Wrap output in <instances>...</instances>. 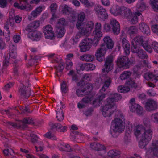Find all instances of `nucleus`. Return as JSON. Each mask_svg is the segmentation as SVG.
<instances>
[{
  "instance_id": "58",
  "label": "nucleus",
  "mask_w": 158,
  "mask_h": 158,
  "mask_svg": "<svg viewBox=\"0 0 158 158\" xmlns=\"http://www.w3.org/2000/svg\"><path fill=\"white\" fill-rule=\"evenodd\" d=\"M152 46L154 51L158 53V43L153 42L152 44Z\"/></svg>"
},
{
  "instance_id": "31",
  "label": "nucleus",
  "mask_w": 158,
  "mask_h": 158,
  "mask_svg": "<svg viewBox=\"0 0 158 158\" xmlns=\"http://www.w3.org/2000/svg\"><path fill=\"white\" fill-rule=\"evenodd\" d=\"M28 36L31 39L36 41L39 40L42 37V34L40 31H34L32 33H29Z\"/></svg>"
},
{
  "instance_id": "57",
  "label": "nucleus",
  "mask_w": 158,
  "mask_h": 158,
  "mask_svg": "<svg viewBox=\"0 0 158 158\" xmlns=\"http://www.w3.org/2000/svg\"><path fill=\"white\" fill-rule=\"evenodd\" d=\"M76 19V14L75 12L73 11V12L71 14L70 20L71 22L73 23L75 21Z\"/></svg>"
},
{
  "instance_id": "2",
  "label": "nucleus",
  "mask_w": 158,
  "mask_h": 158,
  "mask_svg": "<svg viewBox=\"0 0 158 158\" xmlns=\"http://www.w3.org/2000/svg\"><path fill=\"white\" fill-rule=\"evenodd\" d=\"M131 50L132 53H136L137 56L142 59H147L148 57L145 52L140 48L143 47L148 52L151 53L152 50L147 40L143 36H138L134 37L131 42Z\"/></svg>"
},
{
  "instance_id": "24",
  "label": "nucleus",
  "mask_w": 158,
  "mask_h": 158,
  "mask_svg": "<svg viewBox=\"0 0 158 158\" xmlns=\"http://www.w3.org/2000/svg\"><path fill=\"white\" fill-rule=\"evenodd\" d=\"M150 152L151 155L158 157V140H155L152 141L150 149L148 152Z\"/></svg>"
},
{
  "instance_id": "30",
  "label": "nucleus",
  "mask_w": 158,
  "mask_h": 158,
  "mask_svg": "<svg viewBox=\"0 0 158 158\" xmlns=\"http://www.w3.org/2000/svg\"><path fill=\"white\" fill-rule=\"evenodd\" d=\"M140 30L143 33L147 35L150 34V30L148 26L144 23H141L139 25Z\"/></svg>"
},
{
  "instance_id": "19",
  "label": "nucleus",
  "mask_w": 158,
  "mask_h": 158,
  "mask_svg": "<svg viewBox=\"0 0 158 158\" xmlns=\"http://www.w3.org/2000/svg\"><path fill=\"white\" fill-rule=\"evenodd\" d=\"M158 106L157 101L152 99H148L145 103L144 107L146 110L151 111L157 109Z\"/></svg>"
},
{
  "instance_id": "64",
  "label": "nucleus",
  "mask_w": 158,
  "mask_h": 158,
  "mask_svg": "<svg viewBox=\"0 0 158 158\" xmlns=\"http://www.w3.org/2000/svg\"><path fill=\"white\" fill-rule=\"evenodd\" d=\"M151 4L154 10L158 12V5L155 2H151Z\"/></svg>"
},
{
  "instance_id": "17",
  "label": "nucleus",
  "mask_w": 158,
  "mask_h": 158,
  "mask_svg": "<svg viewBox=\"0 0 158 158\" xmlns=\"http://www.w3.org/2000/svg\"><path fill=\"white\" fill-rule=\"evenodd\" d=\"M65 108V106L61 102L57 105L56 112V118L59 121H61L64 119V115L63 109Z\"/></svg>"
},
{
  "instance_id": "1",
  "label": "nucleus",
  "mask_w": 158,
  "mask_h": 158,
  "mask_svg": "<svg viewBox=\"0 0 158 158\" xmlns=\"http://www.w3.org/2000/svg\"><path fill=\"white\" fill-rule=\"evenodd\" d=\"M134 134L137 139L139 147L144 148L151 140L152 136V131L149 128L150 125L148 120L144 119L142 124H134Z\"/></svg>"
},
{
  "instance_id": "51",
  "label": "nucleus",
  "mask_w": 158,
  "mask_h": 158,
  "mask_svg": "<svg viewBox=\"0 0 158 158\" xmlns=\"http://www.w3.org/2000/svg\"><path fill=\"white\" fill-rule=\"evenodd\" d=\"M61 146H63V147H62V151H70L71 150V148L69 144L63 143L60 145Z\"/></svg>"
},
{
  "instance_id": "47",
  "label": "nucleus",
  "mask_w": 158,
  "mask_h": 158,
  "mask_svg": "<svg viewBox=\"0 0 158 158\" xmlns=\"http://www.w3.org/2000/svg\"><path fill=\"white\" fill-rule=\"evenodd\" d=\"M86 63L79 64L77 66L76 68L77 71L78 73H79L80 70H86Z\"/></svg>"
},
{
  "instance_id": "13",
  "label": "nucleus",
  "mask_w": 158,
  "mask_h": 158,
  "mask_svg": "<svg viewBox=\"0 0 158 158\" xmlns=\"http://www.w3.org/2000/svg\"><path fill=\"white\" fill-rule=\"evenodd\" d=\"M127 8L124 7H121L117 5H114L111 6L110 11L114 16L121 15L123 17V15L125 13L126 10Z\"/></svg>"
},
{
  "instance_id": "7",
  "label": "nucleus",
  "mask_w": 158,
  "mask_h": 158,
  "mask_svg": "<svg viewBox=\"0 0 158 158\" xmlns=\"http://www.w3.org/2000/svg\"><path fill=\"white\" fill-rule=\"evenodd\" d=\"M140 12H135L132 13L131 9L127 8L123 15V18L126 19L127 21L132 24H136L138 21V16L141 15Z\"/></svg>"
},
{
  "instance_id": "41",
  "label": "nucleus",
  "mask_w": 158,
  "mask_h": 158,
  "mask_svg": "<svg viewBox=\"0 0 158 158\" xmlns=\"http://www.w3.org/2000/svg\"><path fill=\"white\" fill-rule=\"evenodd\" d=\"M57 7V5L54 3L52 4L50 6V10H51V12H53L52 14V17L51 19V21L53 20H55L57 19V17L54 12H55Z\"/></svg>"
},
{
  "instance_id": "16",
  "label": "nucleus",
  "mask_w": 158,
  "mask_h": 158,
  "mask_svg": "<svg viewBox=\"0 0 158 158\" xmlns=\"http://www.w3.org/2000/svg\"><path fill=\"white\" fill-rule=\"evenodd\" d=\"M21 123H15L12 122H9V124L11 127H19L24 128L26 126L27 124H32L34 123L33 121L30 118H26L20 122Z\"/></svg>"
},
{
  "instance_id": "9",
  "label": "nucleus",
  "mask_w": 158,
  "mask_h": 158,
  "mask_svg": "<svg viewBox=\"0 0 158 158\" xmlns=\"http://www.w3.org/2000/svg\"><path fill=\"white\" fill-rule=\"evenodd\" d=\"M135 99L132 98L130 101L129 108L131 111L136 112L138 115L142 116L144 114L143 109L139 105L135 103Z\"/></svg>"
},
{
  "instance_id": "4",
  "label": "nucleus",
  "mask_w": 158,
  "mask_h": 158,
  "mask_svg": "<svg viewBox=\"0 0 158 158\" xmlns=\"http://www.w3.org/2000/svg\"><path fill=\"white\" fill-rule=\"evenodd\" d=\"M113 58L112 56L108 57L106 60L105 64V68L102 69V73L103 75L102 77L101 81H98L99 87L102 82H104V85L100 92L97 94L98 99L99 103L105 97L106 95L102 92L105 91L110 85L111 82L110 78L104 74L108 73V72L111 70L113 67L112 63Z\"/></svg>"
},
{
  "instance_id": "55",
  "label": "nucleus",
  "mask_w": 158,
  "mask_h": 158,
  "mask_svg": "<svg viewBox=\"0 0 158 158\" xmlns=\"http://www.w3.org/2000/svg\"><path fill=\"white\" fill-rule=\"evenodd\" d=\"M4 29L6 30L7 32V34L8 35H7V39H6V41H8L10 40V30L9 29L8 25L7 24H6L4 26Z\"/></svg>"
},
{
  "instance_id": "39",
  "label": "nucleus",
  "mask_w": 158,
  "mask_h": 158,
  "mask_svg": "<svg viewBox=\"0 0 158 158\" xmlns=\"http://www.w3.org/2000/svg\"><path fill=\"white\" fill-rule=\"evenodd\" d=\"M120 154L121 152L119 151L114 150H110L108 153L109 156L114 158H119Z\"/></svg>"
},
{
  "instance_id": "32",
  "label": "nucleus",
  "mask_w": 158,
  "mask_h": 158,
  "mask_svg": "<svg viewBox=\"0 0 158 158\" xmlns=\"http://www.w3.org/2000/svg\"><path fill=\"white\" fill-rule=\"evenodd\" d=\"M44 9V7H42L41 6H39V7H37L31 12V16H29V19L31 20L32 17H36L37 16L40 14Z\"/></svg>"
},
{
  "instance_id": "34",
  "label": "nucleus",
  "mask_w": 158,
  "mask_h": 158,
  "mask_svg": "<svg viewBox=\"0 0 158 158\" xmlns=\"http://www.w3.org/2000/svg\"><path fill=\"white\" fill-rule=\"evenodd\" d=\"M80 60L87 61H92L94 60V56L93 55L90 54H85L79 57Z\"/></svg>"
},
{
  "instance_id": "5",
  "label": "nucleus",
  "mask_w": 158,
  "mask_h": 158,
  "mask_svg": "<svg viewBox=\"0 0 158 158\" xmlns=\"http://www.w3.org/2000/svg\"><path fill=\"white\" fill-rule=\"evenodd\" d=\"M114 98H109L104 102V105L101 107L100 110L103 115L105 117H109L113 114L114 110L115 109V106L114 102L121 98L119 94H114Z\"/></svg>"
},
{
  "instance_id": "21",
  "label": "nucleus",
  "mask_w": 158,
  "mask_h": 158,
  "mask_svg": "<svg viewBox=\"0 0 158 158\" xmlns=\"http://www.w3.org/2000/svg\"><path fill=\"white\" fill-rule=\"evenodd\" d=\"M94 24L92 21H89L83 27H81V30L86 36L89 35L91 32L94 27Z\"/></svg>"
},
{
  "instance_id": "42",
  "label": "nucleus",
  "mask_w": 158,
  "mask_h": 158,
  "mask_svg": "<svg viewBox=\"0 0 158 158\" xmlns=\"http://www.w3.org/2000/svg\"><path fill=\"white\" fill-rule=\"evenodd\" d=\"M43 32L45 38L47 39H49V25L45 26L43 28Z\"/></svg>"
},
{
  "instance_id": "59",
  "label": "nucleus",
  "mask_w": 158,
  "mask_h": 158,
  "mask_svg": "<svg viewBox=\"0 0 158 158\" xmlns=\"http://www.w3.org/2000/svg\"><path fill=\"white\" fill-rule=\"evenodd\" d=\"M7 6V2L6 0H0V7L4 8Z\"/></svg>"
},
{
  "instance_id": "38",
  "label": "nucleus",
  "mask_w": 158,
  "mask_h": 158,
  "mask_svg": "<svg viewBox=\"0 0 158 158\" xmlns=\"http://www.w3.org/2000/svg\"><path fill=\"white\" fill-rule=\"evenodd\" d=\"M137 31L138 29L137 27L135 26H131L128 28L127 33L132 38L137 33Z\"/></svg>"
},
{
  "instance_id": "45",
  "label": "nucleus",
  "mask_w": 158,
  "mask_h": 158,
  "mask_svg": "<svg viewBox=\"0 0 158 158\" xmlns=\"http://www.w3.org/2000/svg\"><path fill=\"white\" fill-rule=\"evenodd\" d=\"M155 75H154L152 73L148 72L145 73L143 76L144 78L147 80L149 81H153L154 80V77Z\"/></svg>"
},
{
  "instance_id": "27",
  "label": "nucleus",
  "mask_w": 158,
  "mask_h": 158,
  "mask_svg": "<svg viewBox=\"0 0 158 158\" xmlns=\"http://www.w3.org/2000/svg\"><path fill=\"white\" fill-rule=\"evenodd\" d=\"M93 34L94 37L93 42V46H96L98 43L99 41L102 36L103 34L101 31H94Z\"/></svg>"
},
{
  "instance_id": "26",
  "label": "nucleus",
  "mask_w": 158,
  "mask_h": 158,
  "mask_svg": "<svg viewBox=\"0 0 158 158\" xmlns=\"http://www.w3.org/2000/svg\"><path fill=\"white\" fill-rule=\"evenodd\" d=\"M120 40L122 42V46L124 49L125 53L126 55H129L130 52V48L128 41L122 36L121 37Z\"/></svg>"
},
{
  "instance_id": "52",
  "label": "nucleus",
  "mask_w": 158,
  "mask_h": 158,
  "mask_svg": "<svg viewBox=\"0 0 158 158\" xmlns=\"http://www.w3.org/2000/svg\"><path fill=\"white\" fill-rule=\"evenodd\" d=\"M64 68V66L62 64H59L58 66L56 67V70L57 71V75L59 76L60 73L62 71Z\"/></svg>"
},
{
  "instance_id": "43",
  "label": "nucleus",
  "mask_w": 158,
  "mask_h": 158,
  "mask_svg": "<svg viewBox=\"0 0 158 158\" xmlns=\"http://www.w3.org/2000/svg\"><path fill=\"white\" fill-rule=\"evenodd\" d=\"M90 147L91 148L96 150H102L103 149L105 148L103 145L95 143H91Z\"/></svg>"
},
{
  "instance_id": "50",
  "label": "nucleus",
  "mask_w": 158,
  "mask_h": 158,
  "mask_svg": "<svg viewBox=\"0 0 158 158\" xmlns=\"http://www.w3.org/2000/svg\"><path fill=\"white\" fill-rule=\"evenodd\" d=\"M86 70H93L95 68V65L91 63H86Z\"/></svg>"
},
{
  "instance_id": "28",
  "label": "nucleus",
  "mask_w": 158,
  "mask_h": 158,
  "mask_svg": "<svg viewBox=\"0 0 158 158\" xmlns=\"http://www.w3.org/2000/svg\"><path fill=\"white\" fill-rule=\"evenodd\" d=\"M40 25V22L39 21H36L29 24L27 26L26 30L29 33L33 32Z\"/></svg>"
},
{
  "instance_id": "22",
  "label": "nucleus",
  "mask_w": 158,
  "mask_h": 158,
  "mask_svg": "<svg viewBox=\"0 0 158 158\" xmlns=\"http://www.w3.org/2000/svg\"><path fill=\"white\" fill-rule=\"evenodd\" d=\"M14 6L21 10L26 9L27 10H30L31 8L29 5L28 0H21L19 4L15 2L14 4Z\"/></svg>"
},
{
  "instance_id": "37",
  "label": "nucleus",
  "mask_w": 158,
  "mask_h": 158,
  "mask_svg": "<svg viewBox=\"0 0 158 158\" xmlns=\"http://www.w3.org/2000/svg\"><path fill=\"white\" fill-rule=\"evenodd\" d=\"M62 12L65 14H70L72 11V9L66 4L61 5L60 7Z\"/></svg>"
},
{
  "instance_id": "15",
  "label": "nucleus",
  "mask_w": 158,
  "mask_h": 158,
  "mask_svg": "<svg viewBox=\"0 0 158 158\" xmlns=\"http://www.w3.org/2000/svg\"><path fill=\"white\" fill-rule=\"evenodd\" d=\"M65 24V19L62 18L59 19L56 25V27L57 28L56 31V35L58 37H62L65 34V30L64 26Z\"/></svg>"
},
{
  "instance_id": "48",
  "label": "nucleus",
  "mask_w": 158,
  "mask_h": 158,
  "mask_svg": "<svg viewBox=\"0 0 158 158\" xmlns=\"http://www.w3.org/2000/svg\"><path fill=\"white\" fill-rule=\"evenodd\" d=\"M152 122L158 123V112L152 114L150 117Z\"/></svg>"
},
{
  "instance_id": "11",
  "label": "nucleus",
  "mask_w": 158,
  "mask_h": 158,
  "mask_svg": "<svg viewBox=\"0 0 158 158\" xmlns=\"http://www.w3.org/2000/svg\"><path fill=\"white\" fill-rule=\"evenodd\" d=\"M137 87V84L134 81L129 79L127 81L124 86H121L118 88V92L121 93H125L129 91L130 88H134L135 89Z\"/></svg>"
},
{
  "instance_id": "54",
  "label": "nucleus",
  "mask_w": 158,
  "mask_h": 158,
  "mask_svg": "<svg viewBox=\"0 0 158 158\" xmlns=\"http://www.w3.org/2000/svg\"><path fill=\"white\" fill-rule=\"evenodd\" d=\"M3 152V154L5 156H9L10 154L12 155V153H14L13 151L11 149H5Z\"/></svg>"
},
{
  "instance_id": "25",
  "label": "nucleus",
  "mask_w": 158,
  "mask_h": 158,
  "mask_svg": "<svg viewBox=\"0 0 158 158\" xmlns=\"http://www.w3.org/2000/svg\"><path fill=\"white\" fill-rule=\"evenodd\" d=\"M85 18V14L84 12H81L77 16V21L76 23V27L78 29H80L81 27L84 25L83 21Z\"/></svg>"
},
{
  "instance_id": "63",
  "label": "nucleus",
  "mask_w": 158,
  "mask_h": 158,
  "mask_svg": "<svg viewBox=\"0 0 158 158\" xmlns=\"http://www.w3.org/2000/svg\"><path fill=\"white\" fill-rule=\"evenodd\" d=\"M110 25L107 23H106L104 25V29L106 32H109L111 30V27Z\"/></svg>"
},
{
  "instance_id": "12",
  "label": "nucleus",
  "mask_w": 158,
  "mask_h": 158,
  "mask_svg": "<svg viewBox=\"0 0 158 158\" xmlns=\"http://www.w3.org/2000/svg\"><path fill=\"white\" fill-rule=\"evenodd\" d=\"M93 45V40L88 38H86L79 44L80 51L85 52L89 51Z\"/></svg>"
},
{
  "instance_id": "23",
  "label": "nucleus",
  "mask_w": 158,
  "mask_h": 158,
  "mask_svg": "<svg viewBox=\"0 0 158 158\" xmlns=\"http://www.w3.org/2000/svg\"><path fill=\"white\" fill-rule=\"evenodd\" d=\"M110 25L111 26L114 33L115 35L118 34L120 31L119 22L115 19H112L110 20Z\"/></svg>"
},
{
  "instance_id": "40",
  "label": "nucleus",
  "mask_w": 158,
  "mask_h": 158,
  "mask_svg": "<svg viewBox=\"0 0 158 158\" xmlns=\"http://www.w3.org/2000/svg\"><path fill=\"white\" fill-rule=\"evenodd\" d=\"M137 12H140L143 11L145 9V4L142 1H139L135 7Z\"/></svg>"
},
{
  "instance_id": "33",
  "label": "nucleus",
  "mask_w": 158,
  "mask_h": 158,
  "mask_svg": "<svg viewBox=\"0 0 158 158\" xmlns=\"http://www.w3.org/2000/svg\"><path fill=\"white\" fill-rule=\"evenodd\" d=\"M80 31L78 32L75 36L73 37L72 38L73 42V45L77 43L79 41L80 38L86 35L83 33V32L81 30V28L80 29H78Z\"/></svg>"
},
{
  "instance_id": "49",
  "label": "nucleus",
  "mask_w": 158,
  "mask_h": 158,
  "mask_svg": "<svg viewBox=\"0 0 158 158\" xmlns=\"http://www.w3.org/2000/svg\"><path fill=\"white\" fill-rule=\"evenodd\" d=\"M30 136L31 137V141L33 143H35L39 141V137L33 133H31Z\"/></svg>"
},
{
  "instance_id": "60",
  "label": "nucleus",
  "mask_w": 158,
  "mask_h": 158,
  "mask_svg": "<svg viewBox=\"0 0 158 158\" xmlns=\"http://www.w3.org/2000/svg\"><path fill=\"white\" fill-rule=\"evenodd\" d=\"M13 40L16 43H18L21 40V37L19 35H15L13 37Z\"/></svg>"
},
{
  "instance_id": "8",
  "label": "nucleus",
  "mask_w": 158,
  "mask_h": 158,
  "mask_svg": "<svg viewBox=\"0 0 158 158\" xmlns=\"http://www.w3.org/2000/svg\"><path fill=\"white\" fill-rule=\"evenodd\" d=\"M30 88L28 81L26 82L21 84L19 89V93L21 98H28L30 95L32 94Z\"/></svg>"
},
{
  "instance_id": "10",
  "label": "nucleus",
  "mask_w": 158,
  "mask_h": 158,
  "mask_svg": "<svg viewBox=\"0 0 158 158\" xmlns=\"http://www.w3.org/2000/svg\"><path fill=\"white\" fill-rule=\"evenodd\" d=\"M134 62V61H130L127 57L122 56H119L116 62L118 66L123 69L128 68Z\"/></svg>"
},
{
  "instance_id": "36",
  "label": "nucleus",
  "mask_w": 158,
  "mask_h": 158,
  "mask_svg": "<svg viewBox=\"0 0 158 158\" xmlns=\"http://www.w3.org/2000/svg\"><path fill=\"white\" fill-rule=\"evenodd\" d=\"M94 97L89 94L88 97H85L83 98L82 100L84 103L85 104H88L89 103H92L93 104H94L96 102V100H94Z\"/></svg>"
},
{
  "instance_id": "61",
  "label": "nucleus",
  "mask_w": 158,
  "mask_h": 158,
  "mask_svg": "<svg viewBox=\"0 0 158 158\" xmlns=\"http://www.w3.org/2000/svg\"><path fill=\"white\" fill-rule=\"evenodd\" d=\"M9 58L7 56L5 57V59L4 60L3 65L5 67H7L9 65Z\"/></svg>"
},
{
  "instance_id": "56",
  "label": "nucleus",
  "mask_w": 158,
  "mask_h": 158,
  "mask_svg": "<svg viewBox=\"0 0 158 158\" xmlns=\"http://www.w3.org/2000/svg\"><path fill=\"white\" fill-rule=\"evenodd\" d=\"M151 29L153 32L158 35V25L156 24L153 25L151 27Z\"/></svg>"
},
{
  "instance_id": "62",
  "label": "nucleus",
  "mask_w": 158,
  "mask_h": 158,
  "mask_svg": "<svg viewBox=\"0 0 158 158\" xmlns=\"http://www.w3.org/2000/svg\"><path fill=\"white\" fill-rule=\"evenodd\" d=\"M102 26L101 23H97L95 25V27L94 31H101Z\"/></svg>"
},
{
  "instance_id": "20",
  "label": "nucleus",
  "mask_w": 158,
  "mask_h": 158,
  "mask_svg": "<svg viewBox=\"0 0 158 158\" xmlns=\"http://www.w3.org/2000/svg\"><path fill=\"white\" fill-rule=\"evenodd\" d=\"M67 127L62 126L60 123H56L50 125V132H55L56 131L60 132H65L67 130Z\"/></svg>"
},
{
  "instance_id": "14",
  "label": "nucleus",
  "mask_w": 158,
  "mask_h": 158,
  "mask_svg": "<svg viewBox=\"0 0 158 158\" xmlns=\"http://www.w3.org/2000/svg\"><path fill=\"white\" fill-rule=\"evenodd\" d=\"M94 10L95 14L99 18L103 20L107 19L108 15L106 10L100 5L96 6Z\"/></svg>"
},
{
  "instance_id": "18",
  "label": "nucleus",
  "mask_w": 158,
  "mask_h": 158,
  "mask_svg": "<svg viewBox=\"0 0 158 158\" xmlns=\"http://www.w3.org/2000/svg\"><path fill=\"white\" fill-rule=\"evenodd\" d=\"M106 49L105 45H102L100 47L97 49L96 53L95 56L98 61L102 62L105 58Z\"/></svg>"
},
{
  "instance_id": "6",
  "label": "nucleus",
  "mask_w": 158,
  "mask_h": 158,
  "mask_svg": "<svg viewBox=\"0 0 158 158\" xmlns=\"http://www.w3.org/2000/svg\"><path fill=\"white\" fill-rule=\"evenodd\" d=\"M84 81H81L80 82L77 83V86H80L79 89H77L76 91V94L78 96H82L84 95L88 94L92 90L93 86L91 84H87L85 85V88L82 89Z\"/></svg>"
},
{
  "instance_id": "29",
  "label": "nucleus",
  "mask_w": 158,
  "mask_h": 158,
  "mask_svg": "<svg viewBox=\"0 0 158 158\" xmlns=\"http://www.w3.org/2000/svg\"><path fill=\"white\" fill-rule=\"evenodd\" d=\"M104 45H106L108 49H112L114 46V43L111 38L109 36H106L103 39Z\"/></svg>"
},
{
  "instance_id": "44",
  "label": "nucleus",
  "mask_w": 158,
  "mask_h": 158,
  "mask_svg": "<svg viewBox=\"0 0 158 158\" xmlns=\"http://www.w3.org/2000/svg\"><path fill=\"white\" fill-rule=\"evenodd\" d=\"M132 74L131 72L126 71L123 72L120 76V78L121 80H124L129 78Z\"/></svg>"
},
{
  "instance_id": "46",
  "label": "nucleus",
  "mask_w": 158,
  "mask_h": 158,
  "mask_svg": "<svg viewBox=\"0 0 158 158\" xmlns=\"http://www.w3.org/2000/svg\"><path fill=\"white\" fill-rule=\"evenodd\" d=\"M85 7H92L94 5V3L92 2H89L88 0H79Z\"/></svg>"
},
{
  "instance_id": "3",
  "label": "nucleus",
  "mask_w": 158,
  "mask_h": 158,
  "mask_svg": "<svg viewBox=\"0 0 158 158\" xmlns=\"http://www.w3.org/2000/svg\"><path fill=\"white\" fill-rule=\"evenodd\" d=\"M113 126L111 127L110 133L112 136L116 137L118 133L122 132L125 127L127 132L131 133L133 129V125L129 121H127L125 124V120L124 115L121 113L118 114L117 117L112 121Z\"/></svg>"
},
{
  "instance_id": "35",
  "label": "nucleus",
  "mask_w": 158,
  "mask_h": 158,
  "mask_svg": "<svg viewBox=\"0 0 158 158\" xmlns=\"http://www.w3.org/2000/svg\"><path fill=\"white\" fill-rule=\"evenodd\" d=\"M9 48L10 56L14 58H15L17 56L16 47L11 43L10 44Z\"/></svg>"
},
{
  "instance_id": "53",
  "label": "nucleus",
  "mask_w": 158,
  "mask_h": 158,
  "mask_svg": "<svg viewBox=\"0 0 158 158\" xmlns=\"http://www.w3.org/2000/svg\"><path fill=\"white\" fill-rule=\"evenodd\" d=\"M61 88L62 92L65 93L67 92L68 89L66 87L65 82L63 81L61 84Z\"/></svg>"
}]
</instances>
